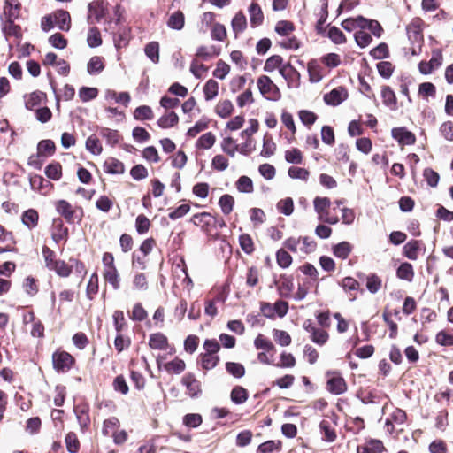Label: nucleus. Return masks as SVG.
<instances>
[{"instance_id": "f03ea898", "label": "nucleus", "mask_w": 453, "mask_h": 453, "mask_svg": "<svg viewBox=\"0 0 453 453\" xmlns=\"http://www.w3.org/2000/svg\"><path fill=\"white\" fill-rule=\"evenodd\" d=\"M53 367L58 372H67L74 363L72 355L65 351L55 352L52 355Z\"/></svg>"}, {"instance_id": "864d4df0", "label": "nucleus", "mask_w": 453, "mask_h": 453, "mask_svg": "<svg viewBox=\"0 0 453 453\" xmlns=\"http://www.w3.org/2000/svg\"><path fill=\"white\" fill-rule=\"evenodd\" d=\"M276 261L280 267L288 268L292 264V257L284 249H280L276 252Z\"/></svg>"}, {"instance_id": "f3484780", "label": "nucleus", "mask_w": 453, "mask_h": 453, "mask_svg": "<svg viewBox=\"0 0 453 453\" xmlns=\"http://www.w3.org/2000/svg\"><path fill=\"white\" fill-rule=\"evenodd\" d=\"M104 170L109 174H122L125 172V165L119 159L110 157L104 162Z\"/></svg>"}, {"instance_id": "20e7f679", "label": "nucleus", "mask_w": 453, "mask_h": 453, "mask_svg": "<svg viewBox=\"0 0 453 453\" xmlns=\"http://www.w3.org/2000/svg\"><path fill=\"white\" fill-rule=\"evenodd\" d=\"M88 22L89 24L99 22L105 16L106 5L104 2H92L88 4Z\"/></svg>"}, {"instance_id": "8fccbe9b", "label": "nucleus", "mask_w": 453, "mask_h": 453, "mask_svg": "<svg viewBox=\"0 0 453 453\" xmlns=\"http://www.w3.org/2000/svg\"><path fill=\"white\" fill-rule=\"evenodd\" d=\"M46 176L53 180H58L62 177V166L59 163H52L45 168Z\"/></svg>"}, {"instance_id": "a19ab883", "label": "nucleus", "mask_w": 453, "mask_h": 453, "mask_svg": "<svg viewBox=\"0 0 453 453\" xmlns=\"http://www.w3.org/2000/svg\"><path fill=\"white\" fill-rule=\"evenodd\" d=\"M145 55L155 64L159 61V44L157 42H149L144 48Z\"/></svg>"}, {"instance_id": "4468645a", "label": "nucleus", "mask_w": 453, "mask_h": 453, "mask_svg": "<svg viewBox=\"0 0 453 453\" xmlns=\"http://www.w3.org/2000/svg\"><path fill=\"white\" fill-rule=\"evenodd\" d=\"M149 346L153 349L165 350L168 347L167 337L162 333L151 334L149 338Z\"/></svg>"}, {"instance_id": "774afa93", "label": "nucleus", "mask_w": 453, "mask_h": 453, "mask_svg": "<svg viewBox=\"0 0 453 453\" xmlns=\"http://www.w3.org/2000/svg\"><path fill=\"white\" fill-rule=\"evenodd\" d=\"M435 341L441 346L450 347L453 345V334L441 330L437 333Z\"/></svg>"}, {"instance_id": "5fc2aeb1", "label": "nucleus", "mask_w": 453, "mask_h": 453, "mask_svg": "<svg viewBox=\"0 0 453 453\" xmlns=\"http://www.w3.org/2000/svg\"><path fill=\"white\" fill-rule=\"evenodd\" d=\"M254 346L257 349H263L264 351L270 352L274 350V345L273 342L265 337L263 334H258L255 341Z\"/></svg>"}, {"instance_id": "49530a36", "label": "nucleus", "mask_w": 453, "mask_h": 453, "mask_svg": "<svg viewBox=\"0 0 453 453\" xmlns=\"http://www.w3.org/2000/svg\"><path fill=\"white\" fill-rule=\"evenodd\" d=\"M37 152L40 156H51L55 152V143L51 140H42L37 145Z\"/></svg>"}, {"instance_id": "7ed1b4c3", "label": "nucleus", "mask_w": 453, "mask_h": 453, "mask_svg": "<svg viewBox=\"0 0 453 453\" xmlns=\"http://www.w3.org/2000/svg\"><path fill=\"white\" fill-rule=\"evenodd\" d=\"M20 4L17 0H5L4 12L1 15V21H15L19 17Z\"/></svg>"}, {"instance_id": "cd10ccee", "label": "nucleus", "mask_w": 453, "mask_h": 453, "mask_svg": "<svg viewBox=\"0 0 453 453\" xmlns=\"http://www.w3.org/2000/svg\"><path fill=\"white\" fill-rule=\"evenodd\" d=\"M203 93L206 101L214 99L219 93V83L213 79L208 80L203 87Z\"/></svg>"}, {"instance_id": "aec40b11", "label": "nucleus", "mask_w": 453, "mask_h": 453, "mask_svg": "<svg viewBox=\"0 0 453 453\" xmlns=\"http://www.w3.org/2000/svg\"><path fill=\"white\" fill-rule=\"evenodd\" d=\"M231 27L235 37L242 34L247 27V19L242 12H238L231 21Z\"/></svg>"}, {"instance_id": "6e6d98bb", "label": "nucleus", "mask_w": 453, "mask_h": 453, "mask_svg": "<svg viewBox=\"0 0 453 453\" xmlns=\"http://www.w3.org/2000/svg\"><path fill=\"white\" fill-rule=\"evenodd\" d=\"M86 149L93 155H100L103 150L100 141L96 135H90L87 139Z\"/></svg>"}, {"instance_id": "423d86ee", "label": "nucleus", "mask_w": 453, "mask_h": 453, "mask_svg": "<svg viewBox=\"0 0 453 453\" xmlns=\"http://www.w3.org/2000/svg\"><path fill=\"white\" fill-rule=\"evenodd\" d=\"M1 29L4 37L8 40L9 37L13 36L18 43L20 42L23 35L21 27L15 24V21L4 20L1 21Z\"/></svg>"}, {"instance_id": "f257e3e1", "label": "nucleus", "mask_w": 453, "mask_h": 453, "mask_svg": "<svg viewBox=\"0 0 453 453\" xmlns=\"http://www.w3.org/2000/svg\"><path fill=\"white\" fill-rule=\"evenodd\" d=\"M257 87L261 95L267 100L277 101L280 98V89L268 76H260L257 79Z\"/></svg>"}, {"instance_id": "dca6fc26", "label": "nucleus", "mask_w": 453, "mask_h": 453, "mask_svg": "<svg viewBox=\"0 0 453 453\" xmlns=\"http://www.w3.org/2000/svg\"><path fill=\"white\" fill-rule=\"evenodd\" d=\"M104 98L108 102L114 101L115 103L122 104L125 106H127L131 100L130 95L127 92H120L118 94L116 91L111 89H107L104 92Z\"/></svg>"}, {"instance_id": "4c0bfd02", "label": "nucleus", "mask_w": 453, "mask_h": 453, "mask_svg": "<svg viewBox=\"0 0 453 453\" xmlns=\"http://www.w3.org/2000/svg\"><path fill=\"white\" fill-rule=\"evenodd\" d=\"M239 244L247 255L252 254L255 250L253 240L249 234H242L239 236Z\"/></svg>"}, {"instance_id": "37998d69", "label": "nucleus", "mask_w": 453, "mask_h": 453, "mask_svg": "<svg viewBox=\"0 0 453 453\" xmlns=\"http://www.w3.org/2000/svg\"><path fill=\"white\" fill-rule=\"evenodd\" d=\"M99 133L110 146H115L119 141V134L117 130L104 127Z\"/></svg>"}, {"instance_id": "f8f14e48", "label": "nucleus", "mask_w": 453, "mask_h": 453, "mask_svg": "<svg viewBox=\"0 0 453 453\" xmlns=\"http://www.w3.org/2000/svg\"><path fill=\"white\" fill-rule=\"evenodd\" d=\"M250 22L252 27H257L263 23L264 14L259 4L252 2L249 7Z\"/></svg>"}, {"instance_id": "ea45409f", "label": "nucleus", "mask_w": 453, "mask_h": 453, "mask_svg": "<svg viewBox=\"0 0 453 453\" xmlns=\"http://www.w3.org/2000/svg\"><path fill=\"white\" fill-rule=\"evenodd\" d=\"M215 141V135L211 132H208L198 138L196 146L198 149L208 150L214 145Z\"/></svg>"}, {"instance_id": "a878e982", "label": "nucleus", "mask_w": 453, "mask_h": 453, "mask_svg": "<svg viewBox=\"0 0 453 453\" xmlns=\"http://www.w3.org/2000/svg\"><path fill=\"white\" fill-rule=\"evenodd\" d=\"M179 117L174 111L167 112L157 119V125L161 128H170L177 125Z\"/></svg>"}, {"instance_id": "ddd939ff", "label": "nucleus", "mask_w": 453, "mask_h": 453, "mask_svg": "<svg viewBox=\"0 0 453 453\" xmlns=\"http://www.w3.org/2000/svg\"><path fill=\"white\" fill-rule=\"evenodd\" d=\"M346 98V93L342 88H334L324 96V101L326 104L336 106Z\"/></svg>"}, {"instance_id": "13d9d810", "label": "nucleus", "mask_w": 453, "mask_h": 453, "mask_svg": "<svg viewBox=\"0 0 453 453\" xmlns=\"http://www.w3.org/2000/svg\"><path fill=\"white\" fill-rule=\"evenodd\" d=\"M283 64V58L280 55H273L266 59L264 66V71L271 73L276 68H280Z\"/></svg>"}, {"instance_id": "2f4dec72", "label": "nucleus", "mask_w": 453, "mask_h": 453, "mask_svg": "<svg viewBox=\"0 0 453 453\" xmlns=\"http://www.w3.org/2000/svg\"><path fill=\"white\" fill-rule=\"evenodd\" d=\"M276 150V144L273 141L272 137L266 134L263 139V148L261 150V156L264 157H270L274 154Z\"/></svg>"}, {"instance_id": "4be33fe9", "label": "nucleus", "mask_w": 453, "mask_h": 453, "mask_svg": "<svg viewBox=\"0 0 453 453\" xmlns=\"http://www.w3.org/2000/svg\"><path fill=\"white\" fill-rule=\"evenodd\" d=\"M353 246L349 242H342L333 246V254L341 259H346L351 253Z\"/></svg>"}, {"instance_id": "052dcab7", "label": "nucleus", "mask_w": 453, "mask_h": 453, "mask_svg": "<svg viewBox=\"0 0 453 453\" xmlns=\"http://www.w3.org/2000/svg\"><path fill=\"white\" fill-rule=\"evenodd\" d=\"M211 39L214 41L223 42L226 38V29L224 25L215 23L211 30Z\"/></svg>"}, {"instance_id": "3c124183", "label": "nucleus", "mask_w": 453, "mask_h": 453, "mask_svg": "<svg viewBox=\"0 0 453 453\" xmlns=\"http://www.w3.org/2000/svg\"><path fill=\"white\" fill-rule=\"evenodd\" d=\"M277 210L285 216H290L294 211V202L290 197L280 200L276 204Z\"/></svg>"}, {"instance_id": "f704fd0d", "label": "nucleus", "mask_w": 453, "mask_h": 453, "mask_svg": "<svg viewBox=\"0 0 453 453\" xmlns=\"http://www.w3.org/2000/svg\"><path fill=\"white\" fill-rule=\"evenodd\" d=\"M382 286L381 279L375 273L366 277V288L371 294H376Z\"/></svg>"}, {"instance_id": "9b49d317", "label": "nucleus", "mask_w": 453, "mask_h": 453, "mask_svg": "<svg viewBox=\"0 0 453 453\" xmlns=\"http://www.w3.org/2000/svg\"><path fill=\"white\" fill-rule=\"evenodd\" d=\"M381 97L382 103L391 111L397 109V100L395 92L388 86H383L381 88Z\"/></svg>"}, {"instance_id": "e2e57ef3", "label": "nucleus", "mask_w": 453, "mask_h": 453, "mask_svg": "<svg viewBox=\"0 0 453 453\" xmlns=\"http://www.w3.org/2000/svg\"><path fill=\"white\" fill-rule=\"evenodd\" d=\"M66 449L69 453H77L80 449V442L74 433L70 432L65 436Z\"/></svg>"}, {"instance_id": "e433bc0d", "label": "nucleus", "mask_w": 453, "mask_h": 453, "mask_svg": "<svg viewBox=\"0 0 453 453\" xmlns=\"http://www.w3.org/2000/svg\"><path fill=\"white\" fill-rule=\"evenodd\" d=\"M45 97V94L41 91L31 93L25 100V106L27 110L32 111L35 106L39 105Z\"/></svg>"}, {"instance_id": "0eeeda50", "label": "nucleus", "mask_w": 453, "mask_h": 453, "mask_svg": "<svg viewBox=\"0 0 453 453\" xmlns=\"http://www.w3.org/2000/svg\"><path fill=\"white\" fill-rule=\"evenodd\" d=\"M56 211L70 224L74 223L77 219L72 205L65 200H58L56 203Z\"/></svg>"}, {"instance_id": "c03bdc74", "label": "nucleus", "mask_w": 453, "mask_h": 453, "mask_svg": "<svg viewBox=\"0 0 453 453\" xmlns=\"http://www.w3.org/2000/svg\"><path fill=\"white\" fill-rule=\"evenodd\" d=\"M226 370L229 374L236 379L242 378L245 374L244 366L242 364L236 362H226Z\"/></svg>"}, {"instance_id": "603ef678", "label": "nucleus", "mask_w": 453, "mask_h": 453, "mask_svg": "<svg viewBox=\"0 0 453 453\" xmlns=\"http://www.w3.org/2000/svg\"><path fill=\"white\" fill-rule=\"evenodd\" d=\"M319 429L321 433L323 434L324 437L323 439L327 442H333L336 439V434L335 431L331 428L330 424L328 421L322 420L319 423Z\"/></svg>"}, {"instance_id": "a18cd8bd", "label": "nucleus", "mask_w": 453, "mask_h": 453, "mask_svg": "<svg viewBox=\"0 0 453 453\" xmlns=\"http://www.w3.org/2000/svg\"><path fill=\"white\" fill-rule=\"evenodd\" d=\"M87 42L90 48H96L102 44L101 34L97 27H92L89 28Z\"/></svg>"}, {"instance_id": "9d476101", "label": "nucleus", "mask_w": 453, "mask_h": 453, "mask_svg": "<svg viewBox=\"0 0 453 453\" xmlns=\"http://www.w3.org/2000/svg\"><path fill=\"white\" fill-rule=\"evenodd\" d=\"M181 382L186 387L190 397H196L201 392L200 382L195 378L193 374H186L182 378Z\"/></svg>"}, {"instance_id": "69168bd1", "label": "nucleus", "mask_w": 453, "mask_h": 453, "mask_svg": "<svg viewBox=\"0 0 453 453\" xmlns=\"http://www.w3.org/2000/svg\"><path fill=\"white\" fill-rule=\"evenodd\" d=\"M370 55L374 59H383L389 56L388 45L385 42L380 43L377 47L370 51Z\"/></svg>"}, {"instance_id": "de8ad7c7", "label": "nucleus", "mask_w": 453, "mask_h": 453, "mask_svg": "<svg viewBox=\"0 0 453 453\" xmlns=\"http://www.w3.org/2000/svg\"><path fill=\"white\" fill-rule=\"evenodd\" d=\"M234 204V199L231 195L226 194L223 195L219 201V205L221 209V211L225 215H228L233 211Z\"/></svg>"}, {"instance_id": "6ab92c4d", "label": "nucleus", "mask_w": 453, "mask_h": 453, "mask_svg": "<svg viewBox=\"0 0 453 453\" xmlns=\"http://www.w3.org/2000/svg\"><path fill=\"white\" fill-rule=\"evenodd\" d=\"M57 27L63 31H68L71 27V17L68 12L60 10L54 14Z\"/></svg>"}, {"instance_id": "b1692460", "label": "nucleus", "mask_w": 453, "mask_h": 453, "mask_svg": "<svg viewBox=\"0 0 453 453\" xmlns=\"http://www.w3.org/2000/svg\"><path fill=\"white\" fill-rule=\"evenodd\" d=\"M200 365L204 370H211L217 366L219 362V357L218 355L203 353L200 355Z\"/></svg>"}, {"instance_id": "a211bd4d", "label": "nucleus", "mask_w": 453, "mask_h": 453, "mask_svg": "<svg viewBox=\"0 0 453 453\" xmlns=\"http://www.w3.org/2000/svg\"><path fill=\"white\" fill-rule=\"evenodd\" d=\"M130 39V28L119 27L113 35L114 45L117 49L123 48L128 44Z\"/></svg>"}, {"instance_id": "c756f323", "label": "nucleus", "mask_w": 453, "mask_h": 453, "mask_svg": "<svg viewBox=\"0 0 453 453\" xmlns=\"http://www.w3.org/2000/svg\"><path fill=\"white\" fill-rule=\"evenodd\" d=\"M420 245L418 241H410L403 246V254L407 258L416 260L418 258V251Z\"/></svg>"}, {"instance_id": "79ce46f5", "label": "nucleus", "mask_w": 453, "mask_h": 453, "mask_svg": "<svg viewBox=\"0 0 453 453\" xmlns=\"http://www.w3.org/2000/svg\"><path fill=\"white\" fill-rule=\"evenodd\" d=\"M104 280L112 286L115 290H118L120 287L119 284V276L116 267H111V269H105L104 274Z\"/></svg>"}, {"instance_id": "09e8293b", "label": "nucleus", "mask_w": 453, "mask_h": 453, "mask_svg": "<svg viewBox=\"0 0 453 453\" xmlns=\"http://www.w3.org/2000/svg\"><path fill=\"white\" fill-rule=\"evenodd\" d=\"M104 67L102 58L94 56L88 61L87 70L89 74H97L104 70Z\"/></svg>"}, {"instance_id": "393cba45", "label": "nucleus", "mask_w": 453, "mask_h": 453, "mask_svg": "<svg viewBox=\"0 0 453 453\" xmlns=\"http://www.w3.org/2000/svg\"><path fill=\"white\" fill-rule=\"evenodd\" d=\"M21 219L27 228L33 229L38 224L39 215L35 210L29 209L23 212Z\"/></svg>"}, {"instance_id": "c9c22d12", "label": "nucleus", "mask_w": 453, "mask_h": 453, "mask_svg": "<svg viewBox=\"0 0 453 453\" xmlns=\"http://www.w3.org/2000/svg\"><path fill=\"white\" fill-rule=\"evenodd\" d=\"M236 188L239 192L241 193H247V194H250V193H252L253 190H254V187H253V181L252 180L248 177V176H241L236 183Z\"/></svg>"}, {"instance_id": "680f3d73", "label": "nucleus", "mask_w": 453, "mask_h": 453, "mask_svg": "<svg viewBox=\"0 0 453 453\" xmlns=\"http://www.w3.org/2000/svg\"><path fill=\"white\" fill-rule=\"evenodd\" d=\"M327 35L329 39L335 44H342L346 42L344 34L336 27H329Z\"/></svg>"}, {"instance_id": "338daca9", "label": "nucleus", "mask_w": 453, "mask_h": 453, "mask_svg": "<svg viewBox=\"0 0 453 453\" xmlns=\"http://www.w3.org/2000/svg\"><path fill=\"white\" fill-rule=\"evenodd\" d=\"M394 65L391 62L388 61H381L377 64V70L379 74L386 79L391 77L394 73Z\"/></svg>"}, {"instance_id": "6e6552de", "label": "nucleus", "mask_w": 453, "mask_h": 453, "mask_svg": "<svg viewBox=\"0 0 453 453\" xmlns=\"http://www.w3.org/2000/svg\"><path fill=\"white\" fill-rule=\"evenodd\" d=\"M326 389L333 395H342L347 391V384L342 377L334 376L327 380Z\"/></svg>"}, {"instance_id": "2eb2a0df", "label": "nucleus", "mask_w": 453, "mask_h": 453, "mask_svg": "<svg viewBox=\"0 0 453 453\" xmlns=\"http://www.w3.org/2000/svg\"><path fill=\"white\" fill-rule=\"evenodd\" d=\"M73 411L81 429L87 428L90 424L88 407L87 405H77L74 407Z\"/></svg>"}, {"instance_id": "7c9ffc66", "label": "nucleus", "mask_w": 453, "mask_h": 453, "mask_svg": "<svg viewBox=\"0 0 453 453\" xmlns=\"http://www.w3.org/2000/svg\"><path fill=\"white\" fill-rule=\"evenodd\" d=\"M281 449V442L280 441H267L261 443L257 449V453H273L279 452Z\"/></svg>"}, {"instance_id": "58836bf2", "label": "nucleus", "mask_w": 453, "mask_h": 453, "mask_svg": "<svg viewBox=\"0 0 453 453\" xmlns=\"http://www.w3.org/2000/svg\"><path fill=\"white\" fill-rule=\"evenodd\" d=\"M406 418L407 416L404 411L401 409H395L390 415V418H387L386 426H388V429L389 426L393 428V422L402 425L405 422Z\"/></svg>"}, {"instance_id": "bb28decb", "label": "nucleus", "mask_w": 453, "mask_h": 453, "mask_svg": "<svg viewBox=\"0 0 453 453\" xmlns=\"http://www.w3.org/2000/svg\"><path fill=\"white\" fill-rule=\"evenodd\" d=\"M248 397V391L241 386L234 387L230 394L231 401L235 404L244 403Z\"/></svg>"}, {"instance_id": "5701e85b", "label": "nucleus", "mask_w": 453, "mask_h": 453, "mask_svg": "<svg viewBox=\"0 0 453 453\" xmlns=\"http://www.w3.org/2000/svg\"><path fill=\"white\" fill-rule=\"evenodd\" d=\"M294 289L293 279L291 277L283 275L278 285V291L280 296L289 297Z\"/></svg>"}, {"instance_id": "39448f33", "label": "nucleus", "mask_w": 453, "mask_h": 453, "mask_svg": "<svg viewBox=\"0 0 453 453\" xmlns=\"http://www.w3.org/2000/svg\"><path fill=\"white\" fill-rule=\"evenodd\" d=\"M391 135L400 145H412L416 142L414 134L403 127L392 128Z\"/></svg>"}, {"instance_id": "473e14b6", "label": "nucleus", "mask_w": 453, "mask_h": 453, "mask_svg": "<svg viewBox=\"0 0 453 453\" xmlns=\"http://www.w3.org/2000/svg\"><path fill=\"white\" fill-rule=\"evenodd\" d=\"M185 23L184 15L181 12H176L173 13L167 21V26L175 30H180L183 28Z\"/></svg>"}, {"instance_id": "4d7b16f0", "label": "nucleus", "mask_w": 453, "mask_h": 453, "mask_svg": "<svg viewBox=\"0 0 453 453\" xmlns=\"http://www.w3.org/2000/svg\"><path fill=\"white\" fill-rule=\"evenodd\" d=\"M238 144L235 143L232 137H225L221 142L222 150L229 157H234L237 152Z\"/></svg>"}, {"instance_id": "0e129e2a", "label": "nucleus", "mask_w": 453, "mask_h": 453, "mask_svg": "<svg viewBox=\"0 0 453 453\" xmlns=\"http://www.w3.org/2000/svg\"><path fill=\"white\" fill-rule=\"evenodd\" d=\"M293 30V23L288 20H280L275 26V32L281 36L288 35Z\"/></svg>"}, {"instance_id": "1a4fd4ad", "label": "nucleus", "mask_w": 453, "mask_h": 453, "mask_svg": "<svg viewBox=\"0 0 453 453\" xmlns=\"http://www.w3.org/2000/svg\"><path fill=\"white\" fill-rule=\"evenodd\" d=\"M68 236V229L64 226L63 220L60 218L53 219L51 237L56 243L65 240Z\"/></svg>"}, {"instance_id": "412c9836", "label": "nucleus", "mask_w": 453, "mask_h": 453, "mask_svg": "<svg viewBox=\"0 0 453 453\" xmlns=\"http://www.w3.org/2000/svg\"><path fill=\"white\" fill-rule=\"evenodd\" d=\"M398 279L411 282L414 278L413 266L407 262L402 263L396 270Z\"/></svg>"}, {"instance_id": "72a5a7b5", "label": "nucleus", "mask_w": 453, "mask_h": 453, "mask_svg": "<svg viewBox=\"0 0 453 453\" xmlns=\"http://www.w3.org/2000/svg\"><path fill=\"white\" fill-rule=\"evenodd\" d=\"M134 118L136 120H150L154 118L152 109L148 105L137 107L134 111Z\"/></svg>"}, {"instance_id": "bf43d9fd", "label": "nucleus", "mask_w": 453, "mask_h": 453, "mask_svg": "<svg viewBox=\"0 0 453 453\" xmlns=\"http://www.w3.org/2000/svg\"><path fill=\"white\" fill-rule=\"evenodd\" d=\"M233 109L232 102L230 100H224L217 104L215 111L221 118H227L232 113Z\"/></svg>"}, {"instance_id": "c85d7f7f", "label": "nucleus", "mask_w": 453, "mask_h": 453, "mask_svg": "<svg viewBox=\"0 0 453 453\" xmlns=\"http://www.w3.org/2000/svg\"><path fill=\"white\" fill-rule=\"evenodd\" d=\"M73 265L66 264L64 260L58 259L50 271H54L59 277L66 278L72 273Z\"/></svg>"}]
</instances>
